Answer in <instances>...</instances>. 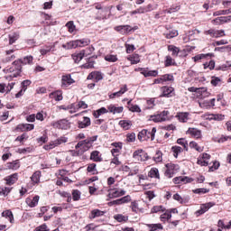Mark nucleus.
<instances>
[{
    "instance_id": "680f3d73",
    "label": "nucleus",
    "mask_w": 231,
    "mask_h": 231,
    "mask_svg": "<svg viewBox=\"0 0 231 231\" xmlns=\"http://www.w3.org/2000/svg\"><path fill=\"white\" fill-rule=\"evenodd\" d=\"M129 111H132V113H141L142 109H140L138 105H132L129 106Z\"/></svg>"
},
{
    "instance_id": "a18cd8bd",
    "label": "nucleus",
    "mask_w": 231,
    "mask_h": 231,
    "mask_svg": "<svg viewBox=\"0 0 231 231\" xmlns=\"http://www.w3.org/2000/svg\"><path fill=\"white\" fill-rule=\"evenodd\" d=\"M193 194H208V192H210V189H207L205 188H199L192 190Z\"/></svg>"
},
{
    "instance_id": "4d7b16f0",
    "label": "nucleus",
    "mask_w": 231,
    "mask_h": 231,
    "mask_svg": "<svg viewBox=\"0 0 231 231\" xmlns=\"http://www.w3.org/2000/svg\"><path fill=\"white\" fill-rule=\"evenodd\" d=\"M105 60H106L107 62H116V60H118V58L116 57V55H106L105 57Z\"/></svg>"
},
{
    "instance_id": "a19ab883",
    "label": "nucleus",
    "mask_w": 231,
    "mask_h": 231,
    "mask_svg": "<svg viewBox=\"0 0 231 231\" xmlns=\"http://www.w3.org/2000/svg\"><path fill=\"white\" fill-rule=\"evenodd\" d=\"M171 151L173 152L174 158H178V154L183 152V148H181L180 146H173L171 147Z\"/></svg>"
},
{
    "instance_id": "c03bdc74",
    "label": "nucleus",
    "mask_w": 231,
    "mask_h": 231,
    "mask_svg": "<svg viewBox=\"0 0 231 231\" xmlns=\"http://www.w3.org/2000/svg\"><path fill=\"white\" fill-rule=\"evenodd\" d=\"M81 192L79 189L72 190V199L73 201H79L80 199Z\"/></svg>"
},
{
    "instance_id": "58836bf2",
    "label": "nucleus",
    "mask_w": 231,
    "mask_h": 231,
    "mask_svg": "<svg viewBox=\"0 0 231 231\" xmlns=\"http://www.w3.org/2000/svg\"><path fill=\"white\" fill-rule=\"evenodd\" d=\"M87 171L91 172L92 174H98V171H97V164L95 163L88 164L87 168Z\"/></svg>"
},
{
    "instance_id": "49530a36",
    "label": "nucleus",
    "mask_w": 231,
    "mask_h": 231,
    "mask_svg": "<svg viewBox=\"0 0 231 231\" xmlns=\"http://www.w3.org/2000/svg\"><path fill=\"white\" fill-rule=\"evenodd\" d=\"M225 116L221 114H211L209 115V120H224Z\"/></svg>"
},
{
    "instance_id": "6e6552de",
    "label": "nucleus",
    "mask_w": 231,
    "mask_h": 231,
    "mask_svg": "<svg viewBox=\"0 0 231 231\" xmlns=\"http://www.w3.org/2000/svg\"><path fill=\"white\" fill-rule=\"evenodd\" d=\"M88 80H95L96 82H100L104 79L102 72L100 71H93L88 74Z\"/></svg>"
},
{
    "instance_id": "0eeeda50",
    "label": "nucleus",
    "mask_w": 231,
    "mask_h": 231,
    "mask_svg": "<svg viewBox=\"0 0 231 231\" xmlns=\"http://www.w3.org/2000/svg\"><path fill=\"white\" fill-rule=\"evenodd\" d=\"M75 84V79L71 78V74L63 75L61 78V88H68Z\"/></svg>"
},
{
    "instance_id": "6ab92c4d",
    "label": "nucleus",
    "mask_w": 231,
    "mask_h": 231,
    "mask_svg": "<svg viewBox=\"0 0 231 231\" xmlns=\"http://www.w3.org/2000/svg\"><path fill=\"white\" fill-rule=\"evenodd\" d=\"M109 113H113V115L120 114L124 111V106H116L115 105L108 106Z\"/></svg>"
},
{
    "instance_id": "ea45409f",
    "label": "nucleus",
    "mask_w": 231,
    "mask_h": 231,
    "mask_svg": "<svg viewBox=\"0 0 231 231\" xmlns=\"http://www.w3.org/2000/svg\"><path fill=\"white\" fill-rule=\"evenodd\" d=\"M66 27L68 28L69 33H73L75 30H77V27L75 26V23L73 21H69L66 23Z\"/></svg>"
},
{
    "instance_id": "473e14b6",
    "label": "nucleus",
    "mask_w": 231,
    "mask_h": 231,
    "mask_svg": "<svg viewBox=\"0 0 231 231\" xmlns=\"http://www.w3.org/2000/svg\"><path fill=\"white\" fill-rule=\"evenodd\" d=\"M168 51L172 52L171 53L172 57H176L180 53V48L174 45H169Z\"/></svg>"
},
{
    "instance_id": "603ef678",
    "label": "nucleus",
    "mask_w": 231,
    "mask_h": 231,
    "mask_svg": "<svg viewBox=\"0 0 231 231\" xmlns=\"http://www.w3.org/2000/svg\"><path fill=\"white\" fill-rule=\"evenodd\" d=\"M56 143H57V141H53L52 143H50V144L44 145L43 149H45V151H51V149H55V147L59 145Z\"/></svg>"
},
{
    "instance_id": "a211bd4d",
    "label": "nucleus",
    "mask_w": 231,
    "mask_h": 231,
    "mask_svg": "<svg viewBox=\"0 0 231 231\" xmlns=\"http://www.w3.org/2000/svg\"><path fill=\"white\" fill-rule=\"evenodd\" d=\"M105 212L100 209H94L90 212L88 216V219H95L97 217H102L104 216Z\"/></svg>"
},
{
    "instance_id": "f704fd0d",
    "label": "nucleus",
    "mask_w": 231,
    "mask_h": 231,
    "mask_svg": "<svg viewBox=\"0 0 231 231\" xmlns=\"http://www.w3.org/2000/svg\"><path fill=\"white\" fill-rule=\"evenodd\" d=\"M8 37H9V44L12 45V44H14V42H15V41H17L19 39V33L13 32V33L9 34Z\"/></svg>"
},
{
    "instance_id": "e433bc0d",
    "label": "nucleus",
    "mask_w": 231,
    "mask_h": 231,
    "mask_svg": "<svg viewBox=\"0 0 231 231\" xmlns=\"http://www.w3.org/2000/svg\"><path fill=\"white\" fill-rule=\"evenodd\" d=\"M213 24H216L217 26L219 24H225L226 23L225 16H220L212 21Z\"/></svg>"
},
{
    "instance_id": "bb28decb",
    "label": "nucleus",
    "mask_w": 231,
    "mask_h": 231,
    "mask_svg": "<svg viewBox=\"0 0 231 231\" xmlns=\"http://www.w3.org/2000/svg\"><path fill=\"white\" fill-rule=\"evenodd\" d=\"M90 160L93 162H102V157H100V152L94 151L90 153Z\"/></svg>"
},
{
    "instance_id": "393cba45",
    "label": "nucleus",
    "mask_w": 231,
    "mask_h": 231,
    "mask_svg": "<svg viewBox=\"0 0 231 231\" xmlns=\"http://www.w3.org/2000/svg\"><path fill=\"white\" fill-rule=\"evenodd\" d=\"M119 125L120 127L124 128L125 131H129V129H131V126L133 125V123L127 120H121L119 121Z\"/></svg>"
},
{
    "instance_id": "09e8293b",
    "label": "nucleus",
    "mask_w": 231,
    "mask_h": 231,
    "mask_svg": "<svg viewBox=\"0 0 231 231\" xmlns=\"http://www.w3.org/2000/svg\"><path fill=\"white\" fill-rule=\"evenodd\" d=\"M163 153L162 151H157L155 155L153 156V160L156 162V163H160L162 160Z\"/></svg>"
},
{
    "instance_id": "9d476101",
    "label": "nucleus",
    "mask_w": 231,
    "mask_h": 231,
    "mask_svg": "<svg viewBox=\"0 0 231 231\" xmlns=\"http://www.w3.org/2000/svg\"><path fill=\"white\" fill-rule=\"evenodd\" d=\"M121 196H125V190L124 189H109L108 198H121Z\"/></svg>"
},
{
    "instance_id": "1a4fd4ad",
    "label": "nucleus",
    "mask_w": 231,
    "mask_h": 231,
    "mask_svg": "<svg viewBox=\"0 0 231 231\" xmlns=\"http://www.w3.org/2000/svg\"><path fill=\"white\" fill-rule=\"evenodd\" d=\"M139 71H141V75H143V77H158V70H149V69L145 68H140L138 69Z\"/></svg>"
},
{
    "instance_id": "2f4dec72",
    "label": "nucleus",
    "mask_w": 231,
    "mask_h": 231,
    "mask_svg": "<svg viewBox=\"0 0 231 231\" xmlns=\"http://www.w3.org/2000/svg\"><path fill=\"white\" fill-rule=\"evenodd\" d=\"M31 180L32 181V183H39L41 181V171H35L32 177Z\"/></svg>"
},
{
    "instance_id": "6e6d98bb",
    "label": "nucleus",
    "mask_w": 231,
    "mask_h": 231,
    "mask_svg": "<svg viewBox=\"0 0 231 231\" xmlns=\"http://www.w3.org/2000/svg\"><path fill=\"white\" fill-rule=\"evenodd\" d=\"M136 140V134L134 133L128 134L126 135V142L133 143V142H135Z\"/></svg>"
},
{
    "instance_id": "0e129e2a",
    "label": "nucleus",
    "mask_w": 231,
    "mask_h": 231,
    "mask_svg": "<svg viewBox=\"0 0 231 231\" xmlns=\"http://www.w3.org/2000/svg\"><path fill=\"white\" fill-rule=\"evenodd\" d=\"M130 208L135 214L138 213V202L136 200L131 202Z\"/></svg>"
},
{
    "instance_id": "37998d69",
    "label": "nucleus",
    "mask_w": 231,
    "mask_h": 231,
    "mask_svg": "<svg viewBox=\"0 0 231 231\" xmlns=\"http://www.w3.org/2000/svg\"><path fill=\"white\" fill-rule=\"evenodd\" d=\"M206 57H214V54H212V53L199 54V55L193 57L194 62H198V60H201V59H205Z\"/></svg>"
},
{
    "instance_id": "f8f14e48",
    "label": "nucleus",
    "mask_w": 231,
    "mask_h": 231,
    "mask_svg": "<svg viewBox=\"0 0 231 231\" xmlns=\"http://www.w3.org/2000/svg\"><path fill=\"white\" fill-rule=\"evenodd\" d=\"M162 94L161 97H166L167 98H171L172 95H174V88L172 87H162Z\"/></svg>"
},
{
    "instance_id": "9b49d317",
    "label": "nucleus",
    "mask_w": 231,
    "mask_h": 231,
    "mask_svg": "<svg viewBox=\"0 0 231 231\" xmlns=\"http://www.w3.org/2000/svg\"><path fill=\"white\" fill-rule=\"evenodd\" d=\"M116 32L122 33V35H125V33H129V32L133 31L130 25H118L115 27Z\"/></svg>"
},
{
    "instance_id": "2eb2a0df",
    "label": "nucleus",
    "mask_w": 231,
    "mask_h": 231,
    "mask_svg": "<svg viewBox=\"0 0 231 231\" xmlns=\"http://www.w3.org/2000/svg\"><path fill=\"white\" fill-rule=\"evenodd\" d=\"M39 199H40V197L36 195L33 197V199L27 198L25 199V203L26 205H28V207H30L31 208H33L34 207H37V205H39Z\"/></svg>"
},
{
    "instance_id": "cd10ccee",
    "label": "nucleus",
    "mask_w": 231,
    "mask_h": 231,
    "mask_svg": "<svg viewBox=\"0 0 231 231\" xmlns=\"http://www.w3.org/2000/svg\"><path fill=\"white\" fill-rule=\"evenodd\" d=\"M146 226L150 228L149 231L163 230V226H162V224H147Z\"/></svg>"
},
{
    "instance_id": "7c9ffc66",
    "label": "nucleus",
    "mask_w": 231,
    "mask_h": 231,
    "mask_svg": "<svg viewBox=\"0 0 231 231\" xmlns=\"http://www.w3.org/2000/svg\"><path fill=\"white\" fill-rule=\"evenodd\" d=\"M98 138V135H94L90 138H88L86 140H84L86 145H87V149H89L93 143V142H97V139Z\"/></svg>"
},
{
    "instance_id": "79ce46f5",
    "label": "nucleus",
    "mask_w": 231,
    "mask_h": 231,
    "mask_svg": "<svg viewBox=\"0 0 231 231\" xmlns=\"http://www.w3.org/2000/svg\"><path fill=\"white\" fill-rule=\"evenodd\" d=\"M158 212H165V208H163V206H154L151 209L152 214H158Z\"/></svg>"
},
{
    "instance_id": "b1692460",
    "label": "nucleus",
    "mask_w": 231,
    "mask_h": 231,
    "mask_svg": "<svg viewBox=\"0 0 231 231\" xmlns=\"http://www.w3.org/2000/svg\"><path fill=\"white\" fill-rule=\"evenodd\" d=\"M114 219H116V221H117L118 223H127V221H129V217L124 216L122 214H117L114 216Z\"/></svg>"
},
{
    "instance_id": "39448f33",
    "label": "nucleus",
    "mask_w": 231,
    "mask_h": 231,
    "mask_svg": "<svg viewBox=\"0 0 231 231\" xmlns=\"http://www.w3.org/2000/svg\"><path fill=\"white\" fill-rule=\"evenodd\" d=\"M133 158L136 160V162H147V160H149V154L143 152V150H137L134 152Z\"/></svg>"
},
{
    "instance_id": "20e7f679",
    "label": "nucleus",
    "mask_w": 231,
    "mask_h": 231,
    "mask_svg": "<svg viewBox=\"0 0 231 231\" xmlns=\"http://www.w3.org/2000/svg\"><path fill=\"white\" fill-rule=\"evenodd\" d=\"M52 127H54V129L68 130L71 127V123L66 119H61L52 123Z\"/></svg>"
},
{
    "instance_id": "e2e57ef3",
    "label": "nucleus",
    "mask_w": 231,
    "mask_h": 231,
    "mask_svg": "<svg viewBox=\"0 0 231 231\" xmlns=\"http://www.w3.org/2000/svg\"><path fill=\"white\" fill-rule=\"evenodd\" d=\"M24 140H28V134L23 133L22 135L16 137L15 142H24Z\"/></svg>"
},
{
    "instance_id": "864d4df0",
    "label": "nucleus",
    "mask_w": 231,
    "mask_h": 231,
    "mask_svg": "<svg viewBox=\"0 0 231 231\" xmlns=\"http://www.w3.org/2000/svg\"><path fill=\"white\" fill-rule=\"evenodd\" d=\"M202 98H207V97H210V93L207 91V88H200V93H199Z\"/></svg>"
},
{
    "instance_id": "de8ad7c7",
    "label": "nucleus",
    "mask_w": 231,
    "mask_h": 231,
    "mask_svg": "<svg viewBox=\"0 0 231 231\" xmlns=\"http://www.w3.org/2000/svg\"><path fill=\"white\" fill-rule=\"evenodd\" d=\"M162 77V82H172L174 81V76L172 74H164Z\"/></svg>"
},
{
    "instance_id": "052dcab7",
    "label": "nucleus",
    "mask_w": 231,
    "mask_h": 231,
    "mask_svg": "<svg viewBox=\"0 0 231 231\" xmlns=\"http://www.w3.org/2000/svg\"><path fill=\"white\" fill-rule=\"evenodd\" d=\"M51 95H52L55 97V100H57L58 102H60V100H62V92L59 90L56 92H52Z\"/></svg>"
},
{
    "instance_id": "69168bd1",
    "label": "nucleus",
    "mask_w": 231,
    "mask_h": 231,
    "mask_svg": "<svg viewBox=\"0 0 231 231\" xmlns=\"http://www.w3.org/2000/svg\"><path fill=\"white\" fill-rule=\"evenodd\" d=\"M214 37L216 39L219 38V37H225V31L224 30H215L214 32Z\"/></svg>"
},
{
    "instance_id": "c9c22d12",
    "label": "nucleus",
    "mask_w": 231,
    "mask_h": 231,
    "mask_svg": "<svg viewBox=\"0 0 231 231\" xmlns=\"http://www.w3.org/2000/svg\"><path fill=\"white\" fill-rule=\"evenodd\" d=\"M11 190L12 188L0 186V196L6 197L8 194H10Z\"/></svg>"
},
{
    "instance_id": "5fc2aeb1",
    "label": "nucleus",
    "mask_w": 231,
    "mask_h": 231,
    "mask_svg": "<svg viewBox=\"0 0 231 231\" xmlns=\"http://www.w3.org/2000/svg\"><path fill=\"white\" fill-rule=\"evenodd\" d=\"M19 167H20V164H19V162H17V161H14L8 164V169H12L13 171H17V169H19Z\"/></svg>"
},
{
    "instance_id": "7ed1b4c3",
    "label": "nucleus",
    "mask_w": 231,
    "mask_h": 231,
    "mask_svg": "<svg viewBox=\"0 0 231 231\" xmlns=\"http://www.w3.org/2000/svg\"><path fill=\"white\" fill-rule=\"evenodd\" d=\"M171 113L167 110H164L162 112H161L160 114H157L155 116H150V120H152V122H167V120H169V115Z\"/></svg>"
},
{
    "instance_id": "412c9836",
    "label": "nucleus",
    "mask_w": 231,
    "mask_h": 231,
    "mask_svg": "<svg viewBox=\"0 0 231 231\" xmlns=\"http://www.w3.org/2000/svg\"><path fill=\"white\" fill-rule=\"evenodd\" d=\"M17 180H19V175L17 173H14V174L6 177V179H5L6 185H14V183H15V181H17Z\"/></svg>"
},
{
    "instance_id": "4c0bfd02",
    "label": "nucleus",
    "mask_w": 231,
    "mask_h": 231,
    "mask_svg": "<svg viewBox=\"0 0 231 231\" xmlns=\"http://www.w3.org/2000/svg\"><path fill=\"white\" fill-rule=\"evenodd\" d=\"M106 113H107V110L106 109V107H101L98 110H97L96 112L93 113L95 118H98L100 116L102 115H106Z\"/></svg>"
},
{
    "instance_id": "a878e982",
    "label": "nucleus",
    "mask_w": 231,
    "mask_h": 231,
    "mask_svg": "<svg viewBox=\"0 0 231 231\" xmlns=\"http://www.w3.org/2000/svg\"><path fill=\"white\" fill-rule=\"evenodd\" d=\"M149 178H156L157 180H160V171L157 168H152L148 172Z\"/></svg>"
},
{
    "instance_id": "72a5a7b5",
    "label": "nucleus",
    "mask_w": 231,
    "mask_h": 231,
    "mask_svg": "<svg viewBox=\"0 0 231 231\" xmlns=\"http://www.w3.org/2000/svg\"><path fill=\"white\" fill-rule=\"evenodd\" d=\"M53 46L51 45H45L42 49H40L41 55H47V53H50L51 51V49Z\"/></svg>"
},
{
    "instance_id": "4468645a",
    "label": "nucleus",
    "mask_w": 231,
    "mask_h": 231,
    "mask_svg": "<svg viewBox=\"0 0 231 231\" xmlns=\"http://www.w3.org/2000/svg\"><path fill=\"white\" fill-rule=\"evenodd\" d=\"M88 44H89V41L88 40H76L69 42L70 48H79V46H88Z\"/></svg>"
},
{
    "instance_id": "8fccbe9b",
    "label": "nucleus",
    "mask_w": 231,
    "mask_h": 231,
    "mask_svg": "<svg viewBox=\"0 0 231 231\" xmlns=\"http://www.w3.org/2000/svg\"><path fill=\"white\" fill-rule=\"evenodd\" d=\"M180 5H172L170 9L164 10V14H174L180 10Z\"/></svg>"
},
{
    "instance_id": "aec40b11",
    "label": "nucleus",
    "mask_w": 231,
    "mask_h": 231,
    "mask_svg": "<svg viewBox=\"0 0 231 231\" xmlns=\"http://www.w3.org/2000/svg\"><path fill=\"white\" fill-rule=\"evenodd\" d=\"M187 134H190L194 138H201V130H198L197 128H189L187 131Z\"/></svg>"
},
{
    "instance_id": "ddd939ff",
    "label": "nucleus",
    "mask_w": 231,
    "mask_h": 231,
    "mask_svg": "<svg viewBox=\"0 0 231 231\" xmlns=\"http://www.w3.org/2000/svg\"><path fill=\"white\" fill-rule=\"evenodd\" d=\"M35 125L32 124H21L16 126V131H21L24 133V131H33Z\"/></svg>"
},
{
    "instance_id": "338daca9",
    "label": "nucleus",
    "mask_w": 231,
    "mask_h": 231,
    "mask_svg": "<svg viewBox=\"0 0 231 231\" xmlns=\"http://www.w3.org/2000/svg\"><path fill=\"white\" fill-rule=\"evenodd\" d=\"M125 48H126V53H133L134 51L136 50L134 45L127 43L125 45Z\"/></svg>"
},
{
    "instance_id": "3c124183",
    "label": "nucleus",
    "mask_w": 231,
    "mask_h": 231,
    "mask_svg": "<svg viewBox=\"0 0 231 231\" xmlns=\"http://www.w3.org/2000/svg\"><path fill=\"white\" fill-rule=\"evenodd\" d=\"M177 143H179V145H182V147H184L185 151H189V147H187L189 145V143H187V140L180 138L177 140Z\"/></svg>"
},
{
    "instance_id": "c756f323",
    "label": "nucleus",
    "mask_w": 231,
    "mask_h": 231,
    "mask_svg": "<svg viewBox=\"0 0 231 231\" xmlns=\"http://www.w3.org/2000/svg\"><path fill=\"white\" fill-rule=\"evenodd\" d=\"M131 64H138L140 62V55L133 54L127 58Z\"/></svg>"
},
{
    "instance_id": "423d86ee",
    "label": "nucleus",
    "mask_w": 231,
    "mask_h": 231,
    "mask_svg": "<svg viewBox=\"0 0 231 231\" xmlns=\"http://www.w3.org/2000/svg\"><path fill=\"white\" fill-rule=\"evenodd\" d=\"M214 205H216V203H214V202H208L205 204H201L200 208L196 211V215L201 216V215L205 214V212H208V210H210V208H212V207H214Z\"/></svg>"
},
{
    "instance_id": "4be33fe9",
    "label": "nucleus",
    "mask_w": 231,
    "mask_h": 231,
    "mask_svg": "<svg viewBox=\"0 0 231 231\" xmlns=\"http://www.w3.org/2000/svg\"><path fill=\"white\" fill-rule=\"evenodd\" d=\"M176 118L180 122L184 123L189 120V113L188 112H179L176 116Z\"/></svg>"
},
{
    "instance_id": "f257e3e1",
    "label": "nucleus",
    "mask_w": 231,
    "mask_h": 231,
    "mask_svg": "<svg viewBox=\"0 0 231 231\" xmlns=\"http://www.w3.org/2000/svg\"><path fill=\"white\" fill-rule=\"evenodd\" d=\"M12 64V67L4 69V73H13L12 75L5 77L6 79L19 77L23 72V65L26 66V64H33V56H26L23 59L16 60Z\"/></svg>"
},
{
    "instance_id": "f03ea898",
    "label": "nucleus",
    "mask_w": 231,
    "mask_h": 231,
    "mask_svg": "<svg viewBox=\"0 0 231 231\" xmlns=\"http://www.w3.org/2000/svg\"><path fill=\"white\" fill-rule=\"evenodd\" d=\"M156 134V127H153L152 131L147 129H143L139 132L137 138L139 142H147L151 138L152 142L154 140V136Z\"/></svg>"
},
{
    "instance_id": "5701e85b",
    "label": "nucleus",
    "mask_w": 231,
    "mask_h": 231,
    "mask_svg": "<svg viewBox=\"0 0 231 231\" xmlns=\"http://www.w3.org/2000/svg\"><path fill=\"white\" fill-rule=\"evenodd\" d=\"M166 39H174V37H178V30L170 29L164 33Z\"/></svg>"
},
{
    "instance_id": "774afa93",
    "label": "nucleus",
    "mask_w": 231,
    "mask_h": 231,
    "mask_svg": "<svg viewBox=\"0 0 231 231\" xmlns=\"http://www.w3.org/2000/svg\"><path fill=\"white\" fill-rule=\"evenodd\" d=\"M35 230L36 231H50V229H48V226L46 224H42V226H39L38 227H36Z\"/></svg>"
},
{
    "instance_id": "dca6fc26",
    "label": "nucleus",
    "mask_w": 231,
    "mask_h": 231,
    "mask_svg": "<svg viewBox=\"0 0 231 231\" xmlns=\"http://www.w3.org/2000/svg\"><path fill=\"white\" fill-rule=\"evenodd\" d=\"M91 125V119L88 116H84L82 121L78 122V127L79 129H86Z\"/></svg>"
},
{
    "instance_id": "bf43d9fd",
    "label": "nucleus",
    "mask_w": 231,
    "mask_h": 231,
    "mask_svg": "<svg viewBox=\"0 0 231 231\" xmlns=\"http://www.w3.org/2000/svg\"><path fill=\"white\" fill-rule=\"evenodd\" d=\"M82 68L85 69H91L92 68H95V61L88 60L87 63L82 65Z\"/></svg>"
},
{
    "instance_id": "13d9d810",
    "label": "nucleus",
    "mask_w": 231,
    "mask_h": 231,
    "mask_svg": "<svg viewBox=\"0 0 231 231\" xmlns=\"http://www.w3.org/2000/svg\"><path fill=\"white\" fill-rule=\"evenodd\" d=\"M189 147L191 149H196L199 152H203V149L198 145V143L192 141L189 143Z\"/></svg>"
},
{
    "instance_id": "c85d7f7f",
    "label": "nucleus",
    "mask_w": 231,
    "mask_h": 231,
    "mask_svg": "<svg viewBox=\"0 0 231 231\" xmlns=\"http://www.w3.org/2000/svg\"><path fill=\"white\" fill-rule=\"evenodd\" d=\"M2 217L9 219L10 223H14V213L10 209L2 212Z\"/></svg>"
},
{
    "instance_id": "f3484780",
    "label": "nucleus",
    "mask_w": 231,
    "mask_h": 231,
    "mask_svg": "<svg viewBox=\"0 0 231 231\" xmlns=\"http://www.w3.org/2000/svg\"><path fill=\"white\" fill-rule=\"evenodd\" d=\"M86 55V51H81L79 52H75L72 54V59L76 64H79L80 60L84 59V56Z\"/></svg>"
}]
</instances>
